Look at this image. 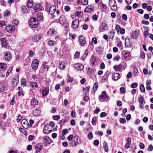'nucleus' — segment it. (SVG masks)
<instances>
[{"label":"nucleus","instance_id":"obj_44","mask_svg":"<svg viewBox=\"0 0 153 153\" xmlns=\"http://www.w3.org/2000/svg\"><path fill=\"white\" fill-rule=\"evenodd\" d=\"M67 120V119L66 118L62 119V120L59 122V124L60 125H63L65 123L66 121Z\"/></svg>","mask_w":153,"mask_h":153},{"label":"nucleus","instance_id":"obj_26","mask_svg":"<svg viewBox=\"0 0 153 153\" xmlns=\"http://www.w3.org/2000/svg\"><path fill=\"white\" fill-rule=\"evenodd\" d=\"M112 77L113 79L115 81L117 80L120 78V75L119 73H114L112 74Z\"/></svg>","mask_w":153,"mask_h":153},{"label":"nucleus","instance_id":"obj_39","mask_svg":"<svg viewBox=\"0 0 153 153\" xmlns=\"http://www.w3.org/2000/svg\"><path fill=\"white\" fill-rule=\"evenodd\" d=\"M130 56V53L128 52H126L124 53L123 57L125 58L126 59L129 57Z\"/></svg>","mask_w":153,"mask_h":153},{"label":"nucleus","instance_id":"obj_59","mask_svg":"<svg viewBox=\"0 0 153 153\" xmlns=\"http://www.w3.org/2000/svg\"><path fill=\"white\" fill-rule=\"evenodd\" d=\"M26 80L25 79H22L21 80V84L25 85H26Z\"/></svg>","mask_w":153,"mask_h":153},{"label":"nucleus","instance_id":"obj_47","mask_svg":"<svg viewBox=\"0 0 153 153\" xmlns=\"http://www.w3.org/2000/svg\"><path fill=\"white\" fill-rule=\"evenodd\" d=\"M96 52L98 54H100L102 53V50L101 48L100 47H97L96 49Z\"/></svg>","mask_w":153,"mask_h":153},{"label":"nucleus","instance_id":"obj_28","mask_svg":"<svg viewBox=\"0 0 153 153\" xmlns=\"http://www.w3.org/2000/svg\"><path fill=\"white\" fill-rule=\"evenodd\" d=\"M57 32L53 29H50L49 30L48 32V34L51 36H53L54 35L56 34Z\"/></svg>","mask_w":153,"mask_h":153},{"label":"nucleus","instance_id":"obj_27","mask_svg":"<svg viewBox=\"0 0 153 153\" xmlns=\"http://www.w3.org/2000/svg\"><path fill=\"white\" fill-rule=\"evenodd\" d=\"M43 146L42 144L41 143L37 144L35 146L36 149L39 152H40Z\"/></svg>","mask_w":153,"mask_h":153},{"label":"nucleus","instance_id":"obj_45","mask_svg":"<svg viewBox=\"0 0 153 153\" xmlns=\"http://www.w3.org/2000/svg\"><path fill=\"white\" fill-rule=\"evenodd\" d=\"M22 10L24 13H26L28 12L27 10V9L26 6H23L22 7Z\"/></svg>","mask_w":153,"mask_h":153},{"label":"nucleus","instance_id":"obj_58","mask_svg":"<svg viewBox=\"0 0 153 153\" xmlns=\"http://www.w3.org/2000/svg\"><path fill=\"white\" fill-rule=\"evenodd\" d=\"M120 123L123 124L126 122V121L125 118H121L120 119Z\"/></svg>","mask_w":153,"mask_h":153},{"label":"nucleus","instance_id":"obj_30","mask_svg":"<svg viewBox=\"0 0 153 153\" xmlns=\"http://www.w3.org/2000/svg\"><path fill=\"white\" fill-rule=\"evenodd\" d=\"M19 82V78L18 77L17 79H14L13 80L12 82L13 86L14 87H16L18 84Z\"/></svg>","mask_w":153,"mask_h":153},{"label":"nucleus","instance_id":"obj_54","mask_svg":"<svg viewBox=\"0 0 153 153\" xmlns=\"http://www.w3.org/2000/svg\"><path fill=\"white\" fill-rule=\"evenodd\" d=\"M90 87H86L85 88H83V91L85 94H86L89 91Z\"/></svg>","mask_w":153,"mask_h":153},{"label":"nucleus","instance_id":"obj_20","mask_svg":"<svg viewBox=\"0 0 153 153\" xmlns=\"http://www.w3.org/2000/svg\"><path fill=\"white\" fill-rule=\"evenodd\" d=\"M38 104V101L35 98L32 99L30 101V105L33 107Z\"/></svg>","mask_w":153,"mask_h":153},{"label":"nucleus","instance_id":"obj_24","mask_svg":"<svg viewBox=\"0 0 153 153\" xmlns=\"http://www.w3.org/2000/svg\"><path fill=\"white\" fill-rule=\"evenodd\" d=\"M47 62H43L42 65V68L44 69L45 71H48L49 67V66L47 65Z\"/></svg>","mask_w":153,"mask_h":153},{"label":"nucleus","instance_id":"obj_55","mask_svg":"<svg viewBox=\"0 0 153 153\" xmlns=\"http://www.w3.org/2000/svg\"><path fill=\"white\" fill-rule=\"evenodd\" d=\"M18 89H19V91L18 92V94L19 96H20L21 95L22 93V88H21L20 87H19Z\"/></svg>","mask_w":153,"mask_h":153},{"label":"nucleus","instance_id":"obj_6","mask_svg":"<svg viewBox=\"0 0 153 153\" xmlns=\"http://www.w3.org/2000/svg\"><path fill=\"white\" fill-rule=\"evenodd\" d=\"M59 22L60 24L62 25L65 27H67V24L66 22L65 17L64 16H61L59 18Z\"/></svg>","mask_w":153,"mask_h":153},{"label":"nucleus","instance_id":"obj_35","mask_svg":"<svg viewBox=\"0 0 153 153\" xmlns=\"http://www.w3.org/2000/svg\"><path fill=\"white\" fill-rule=\"evenodd\" d=\"M37 16L38 18L40 19V20H42L43 17L42 13L41 12L38 13H37Z\"/></svg>","mask_w":153,"mask_h":153},{"label":"nucleus","instance_id":"obj_57","mask_svg":"<svg viewBox=\"0 0 153 153\" xmlns=\"http://www.w3.org/2000/svg\"><path fill=\"white\" fill-rule=\"evenodd\" d=\"M87 137L90 140L92 139L93 138V134L91 132H89Z\"/></svg>","mask_w":153,"mask_h":153},{"label":"nucleus","instance_id":"obj_50","mask_svg":"<svg viewBox=\"0 0 153 153\" xmlns=\"http://www.w3.org/2000/svg\"><path fill=\"white\" fill-rule=\"evenodd\" d=\"M51 4L48 3H46V9L47 11H48L50 9V8L51 7Z\"/></svg>","mask_w":153,"mask_h":153},{"label":"nucleus","instance_id":"obj_16","mask_svg":"<svg viewBox=\"0 0 153 153\" xmlns=\"http://www.w3.org/2000/svg\"><path fill=\"white\" fill-rule=\"evenodd\" d=\"M125 45L127 47L129 48L132 46L130 39L128 38H126L125 39Z\"/></svg>","mask_w":153,"mask_h":153},{"label":"nucleus","instance_id":"obj_46","mask_svg":"<svg viewBox=\"0 0 153 153\" xmlns=\"http://www.w3.org/2000/svg\"><path fill=\"white\" fill-rule=\"evenodd\" d=\"M19 130L24 134L25 135H26L27 134V131L24 129L22 128H19Z\"/></svg>","mask_w":153,"mask_h":153},{"label":"nucleus","instance_id":"obj_17","mask_svg":"<svg viewBox=\"0 0 153 153\" xmlns=\"http://www.w3.org/2000/svg\"><path fill=\"white\" fill-rule=\"evenodd\" d=\"M110 74V72L108 71H106L102 78V80L103 82L106 81L108 80V78Z\"/></svg>","mask_w":153,"mask_h":153},{"label":"nucleus","instance_id":"obj_23","mask_svg":"<svg viewBox=\"0 0 153 153\" xmlns=\"http://www.w3.org/2000/svg\"><path fill=\"white\" fill-rule=\"evenodd\" d=\"M49 92L48 87H46L42 90V96L45 97L47 96Z\"/></svg>","mask_w":153,"mask_h":153},{"label":"nucleus","instance_id":"obj_31","mask_svg":"<svg viewBox=\"0 0 153 153\" xmlns=\"http://www.w3.org/2000/svg\"><path fill=\"white\" fill-rule=\"evenodd\" d=\"M122 66L121 65H116L114 66V68L116 71H120L121 69Z\"/></svg>","mask_w":153,"mask_h":153},{"label":"nucleus","instance_id":"obj_36","mask_svg":"<svg viewBox=\"0 0 153 153\" xmlns=\"http://www.w3.org/2000/svg\"><path fill=\"white\" fill-rule=\"evenodd\" d=\"M106 25L105 24H103L101 26V28L100 29V32L103 31L105 30V27Z\"/></svg>","mask_w":153,"mask_h":153},{"label":"nucleus","instance_id":"obj_51","mask_svg":"<svg viewBox=\"0 0 153 153\" xmlns=\"http://www.w3.org/2000/svg\"><path fill=\"white\" fill-rule=\"evenodd\" d=\"M13 24L17 26L19 24V21L17 19H15L13 22Z\"/></svg>","mask_w":153,"mask_h":153},{"label":"nucleus","instance_id":"obj_63","mask_svg":"<svg viewBox=\"0 0 153 153\" xmlns=\"http://www.w3.org/2000/svg\"><path fill=\"white\" fill-rule=\"evenodd\" d=\"M122 18L124 20H126L127 19V16L125 14H123L122 16Z\"/></svg>","mask_w":153,"mask_h":153},{"label":"nucleus","instance_id":"obj_56","mask_svg":"<svg viewBox=\"0 0 153 153\" xmlns=\"http://www.w3.org/2000/svg\"><path fill=\"white\" fill-rule=\"evenodd\" d=\"M138 85L137 83H132L131 86V87L132 88H136Z\"/></svg>","mask_w":153,"mask_h":153},{"label":"nucleus","instance_id":"obj_29","mask_svg":"<svg viewBox=\"0 0 153 153\" xmlns=\"http://www.w3.org/2000/svg\"><path fill=\"white\" fill-rule=\"evenodd\" d=\"M7 67V65L4 63H0V71L5 69Z\"/></svg>","mask_w":153,"mask_h":153},{"label":"nucleus","instance_id":"obj_4","mask_svg":"<svg viewBox=\"0 0 153 153\" xmlns=\"http://www.w3.org/2000/svg\"><path fill=\"white\" fill-rule=\"evenodd\" d=\"M39 64V61L37 59H34L33 61L31 67L32 69L34 71H36L37 70Z\"/></svg>","mask_w":153,"mask_h":153},{"label":"nucleus","instance_id":"obj_10","mask_svg":"<svg viewBox=\"0 0 153 153\" xmlns=\"http://www.w3.org/2000/svg\"><path fill=\"white\" fill-rule=\"evenodd\" d=\"M21 124L22 127L25 128L27 129L29 127V123L26 119H23L22 120Z\"/></svg>","mask_w":153,"mask_h":153},{"label":"nucleus","instance_id":"obj_34","mask_svg":"<svg viewBox=\"0 0 153 153\" xmlns=\"http://www.w3.org/2000/svg\"><path fill=\"white\" fill-rule=\"evenodd\" d=\"M48 44L50 46H54L55 44H56V42L53 40H50L48 42Z\"/></svg>","mask_w":153,"mask_h":153},{"label":"nucleus","instance_id":"obj_7","mask_svg":"<svg viewBox=\"0 0 153 153\" xmlns=\"http://www.w3.org/2000/svg\"><path fill=\"white\" fill-rule=\"evenodd\" d=\"M108 97L106 95V93L105 91H104L102 92V94L100 95L99 97V100L102 102L108 99Z\"/></svg>","mask_w":153,"mask_h":153},{"label":"nucleus","instance_id":"obj_33","mask_svg":"<svg viewBox=\"0 0 153 153\" xmlns=\"http://www.w3.org/2000/svg\"><path fill=\"white\" fill-rule=\"evenodd\" d=\"M30 85L34 88H36L38 87V85L36 82H31L30 83Z\"/></svg>","mask_w":153,"mask_h":153},{"label":"nucleus","instance_id":"obj_19","mask_svg":"<svg viewBox=\"0 0 153 153\" xmlns=\"http://www.w3.org/2000/svg\"><path fill=\"white\" fill-rule=\"evenodd\" d=\"M41 114V111L39 109H36L33 111V114L35 116H39Z\"/></svg>","mask_w":153,"mask_h":153},{"label":"nucleus","instance_id":"obj_52","mask_svg":"<svg viewBox=\"0 0 153 153\" xmlns=\"http://www.w3.org/2000/svg\"><path fill=\"white\" fill-rule=\"evenodd\" d=\"M81 3L84 5H86L88 4V0H81Z\"/></svg>","mask_w":153,"mask_h":153},{"label":"nucleus","instance_id":"obj_11","mask_svg":"<svg viewBox=\"0 0 153 153\" xmlns=\"http://www.w3.org/2000/svg\"><path fill=\"white\" fill-rule=\"evenodd\" d=\"M139 34V31L138 30H136L131 34V38L134 39L136 38L138 36Z\"/></svg>","mask_w":153,"mask_h":153},{"label":"nucleus","instance_id":"obj_48","mask_svg":"<svg viewBox=\"0 0 153 153\" xmlns=\"http://www.w3.org/2000/svg\"><path fill=\"white\" fill-rule=\"evenodd\" d=\"M100 4H101L100 5V9L103 10V9H106L107 8V6L104 4L102 3H101Z\"/></svg>","mask_w":153,"mask_h":153},{"label":"nucleus","instance_id":"obj_8","mask_svg":"<svg viewBox=\"0 0 153 153\" xmlns=\"http://www.w3.org/2000/svg\"><path fill=\"white\" fill-rule=\"evenodd\" d=\"M79 25V20L78 19H75L73 20L71 25V27L74 29H76L78 27Z\"/></svg>","mask_w":153,"mask_h":153},{"label":"nucleus","instance_id":"obj_25","mask_svg":"<svg viewBox=\"0 0 153 153\" xmlns=\"http://www.w3.org/2000/svg\"><path fill=\"white\" fill-rule=\"evenodd\" d=\"M48 125H46L45 126L44 128L43 129V132L44 133L46 134H48L50 133L51 131V130H49V128L48 127Z\"/></svg>","mask_w":153,"mask_h":153},{"label":"nucleus","instance_id":"obj_13","mask_svg":"<svg viewBox=\"0 0 153 153\" xmlns=\"http://www.w3.org/2000/svg\"><path fill=\"white\" fill-rule=\"evenodd\" d=\"M43 142L45 146H47L48 143L49 144L51 143V140L48 137H44L43 138Z\"/></svg>","mask_w":153,"mask_h":153},{"label":"nucleus","instance_id":"obj_1","mask_svg":"<svg viewBox=\"0 0 153 153\" xmlns=\"http://www.w3.org/2000/svg\"><path fill=\"white\" fill-rule=\"evenodd\" d=\"M81 138L78 136H75L73 138V139L69 144L70 146L73 147L76 146L77 145L81 144Z\"/></svg>","mask_w":153,"mask_h":153},{"label":"nucleus","instance_id":"obj_38","mask_svg":"<svg viewBox=\"0 0 153 153\" xmlns=\"http://www.w3.org/2000/svg\"><path fill=\"white\" fill-rule=\"evenodd\" d=\"M98 87V84L97 82L95 83L93 87V91L94 92L96 91Z\"/></svg>","mask_w":153,"mask_h":153},{"label":"nucleus","instance_id":"obj_12","mask_svg":"<svg viewBox=\"0 0 153 153\" xmlns=\"http://www.w3.org/2000/svg\"><path fill=\"white\" fill-rule=\"evenodd\" d=\"M79 42L80 45L83 46L85 44V39L82 36H80L79 37Z\"/></svg>","mask_w":153,"mask_h":153},{"label":"nucleus","instance_id":"obj_3","mask_svg":"<svg viewBox=\"0 0 153 153\" xmlns=\"http://www.w3.org/2000/svg\"><path fill=\"white\" fill-rule=\"evenodd\" d=\"M108 4L111 9L112 10L115 11L117 9V4L114 0H110Z\"/></svg>","mask_w":153,"mask_h":153},{"label":"nucleus","instance_id":"obj_14","mask_svg":"<svg viewBox=\"0 0 153 153\" xmlns=\"http://www.w3.org/2000/svg\"><path fill=\"white\" fill-rule=\"evenodd\" d=\"M42 36L40 34L35 35L32 38V40L33 42H38L41 39Z\"/></svg>","mask_w":153,"mask_h":153},{"label":"nucleus","instance_id":"obj_53","mask_svg":"<svg viewBox=\"0 0 153 153\" xmlns=\"http://www.w3.org/2000/svg\"><path fill=\"white\" fill-rule=\"evenodd\" d=\"M140 89L141 91L142 92H144L145 91V88L144 85L142 84L140 85Z\"/></svg>","mask_w":153,"mask_h":153},{"label":"nucleus","instance_id":"obj_5","mask_svg":"<svg viewBox=\"0 0 153 153\" xmlns=\"http://www.w3.org/2000/svg\"><path fill=\"white\" fill-rule=\"evenodd\" d=\"M95 8V7L94 4L88 5L86 7L84 12L91 13L94 10Z\"/></svg>","mask_w":153,"mask_h":153},{"label":"nucleus","instance_id":"obj_49","mask_svg":"<svg viewBox=\"0 0 153 153\" xmlns=\"http://www.w3.org/2000/svg\"><path fill=\"white\" fill-rule=\"evenodd\" d=\"M5 39L4 38H3L1 39V40L2 45L4 47H6L7 46V43L4 42Z\"/></svg>","mask_w":153,"mask_h":153},{"label":"nucleus","instance_id":"obj_9","mask_svg":"<svg viewBox=\"0 0 153 153\" xmlns=\"http://www.w3.org/2000/svg\"><path fill=\"white\" fill-rule=\"evenodd\" d=\"M6 30L10 33H12L14 31L15 27L11 25H7L5 27Z\"/></svg>","mask_w":153,"mask_h":153},{"label":"nucleus","instance_id":"obj_43","mask_svg":"<svg viewBox=\"0 0 153 153\" xmlns=\"http://www.w3.org/2000/svg\"><path fill=\"white\" fill-rule=\"evenodd\" d=\"M115 34V32L111 31L109 34V38L111 39H113L114 38V35Z\"/></svg>","mask_w":153,"mask_h":153},{"label":"nucleus","instance_id":"obj_40","mask_svg":"<svg viewBox=\"0 0 153 153\" xmlns=\"http://www.w3.org/2000/svg\"><path fill=\"white\" fill-rule=\"evenodd\" d=\"M97 118L96 117H94L92 119L91 123L93 125H96V121Z\"/></svg>","mask_w":153,"mask_h":153},{"label":"nucleus","instance_id":"obj_22","mask_svg":"<svg viewBox=\"0 0 153 153\" xmlns=\"http://www.w3.org/2000/svg\"><path fill=\"white\" fill-rule=\"evenodd\" d=\"M56 11V7L55 6L53 5L51 6L50 9L49 10V12L50 14L52 15Z\"/></svg>","mask_w":153,"mask_h":153},{"label":"nucleus","instance_id":"obj_41","mask_svg":"<svg viewBox=\"0 0 153 153\" xmlns=\"http://www.w3.org/2000/svg\"><path fill=\"white\" fill-rule=\"evenodd\" d=\"M104 145V148L105 149V151L106 152H107L108 150V147L107 146V143L105 142L103 143Z\"/></svg>","mask_w":153,"mask_h":153},{"label":"nucleus","instance_id":"obj_61","mask_svg":"<svg viewBox=\"0 0 153 153\" xmlns=\"http://www.w3.org/2000/svg\"><path fill=\"white\" fill-rule=\"evenodd\" d=\"M107 115V114L105 112H102L100 114V116L102 117H105Z\"/></svg>","mask_w":153,"mask_h":153},{"label":"nucleus","instance_id":"obj_18","mask_svg":"<svg viewBox=\"0 0 153 153\" xmlns=\"http://www.w3.org/2000/svg\"><path fill=\"white\" fill-rule=\"evenodd\" d=\"M42 7L39 4H35L33 8L36 12L40 11L42 10Z\"/></svg>","mask_w":153,"mask_h":153},{"label":"nucleus","instance_id":"obj_60","mask_svg":"<svg viewBox=\"0 0 153 153\" xmlns=\"http://www.w3.org/2000/svg\"><path fill=\"white\" fill-rule=\"evenodd\" d=\"M81 14H83V13H82L81 11H77L75 13V15L78 16H80V15H81Z\"/></svg>","mask_w":153,"mask_h":153},{"label":"nucleus","instance_id":"obj_37","mask_svg":"<svg viewBox=\"0 0 153 153\" xmlns=\"http://www.w3.org/2000/svg\"><path fill=\"white\" fill-rule=\"evenodd\" d=\"M58 67L61 69H63L65 67V64L64 63H59Z\"/></svg>","mask_w":153,"mask_h":153},{"label":"nucleus","instance_id":"obj_21","mask_svg":"<svg viewBox=\"0 0 153 153\" xmlns=\"http://www.w3.org/2000/svg\"><path fill=\"white\" fill-rule=\"evenodd\" d=\"M11 58V55L9 52L6 53L4 55V58L7 61H9Z\"/></svg>","mask_w":153,"mask_h":153},{"label":"nucleus","instance_id":"obj_2","mask_svg":"<svg viewBox=\"0 0 153 153\" xmlns=\"http://www.w3.org/2000/svg\"><path fill=\"white\" fill-rule=\"evenodd\" d=\"M29 26L32 28H36L38 26V22L36 18H32L29 21Z\"/></svg>","mask_w":153,"mask_h":153},{"label":"nucleus","instance_id":"obj_64","mask_svg":"<svg viewBox=\"0 0 153 153\" xmlns=\"http://www.w3.org/2000/svg\"><path fill=\"white\" fill-rule=\"evenodd\" d=\"M74 137L73 135L71 134L68 137L67 139L69 141H71L72 139H73Z\"/></svg>","mask_w":153,"mask_h":153},{"label":"nucleus","instance_id":"obj_62","mask_svg":"<svg viewBox=\"0 0 153 153\" xmlns=\"http://www.w3.org/2000/svg\"><path fill=\"white\" fill-rule=\"evenodd\" d=\"M121 28V27L119 25H116L115 27V29L117 32H119V31H120Z\"/></svg>","mask_w":153,"mask_h":153},{"label":"nucleus","instance_id":"obj_42","mask_svg":"<svg viewBox=\"0 0 153 153\" xmlns=\"http://www.w3.org/2000/svg\"><path fill=\"white\" fill-rule=\"evenodd\" d=\"M68 131L67 129H65L62 130V135L64 136L68 132Z\"/></svg>","mask_w":153,"mask_h":153},{"label":"nucleus","instance_id":"obj_32","mask_svg":"<svg viewBox=\"0 0 153 153\" xmlns=\"http://www.w3.org/2000/svg\"><path fill=\"white\" fill-rule=\"evenodd\" d=\"M138 101L140 103V104H142L144 105L145 103V102L144 101V99L142 96L140 97L138 99Z\"/></svg>","mask_w":153,"mask_h":153},{"label":"nucleus","instance_id":"obj_15","mask_svg":"<svg viewBox=\"0 0 153 153\" xmlns=\"http://www.w3.org/2000/svg\"><path fill=\"white\" fill-rule=\"evenodd\" d=\"M74 65L75 68L78 71L82 70L84 68V67L82 65L79 63L74 64Z\"/></svg>","mask_w":153,"mask_h":153}]
</instances>
